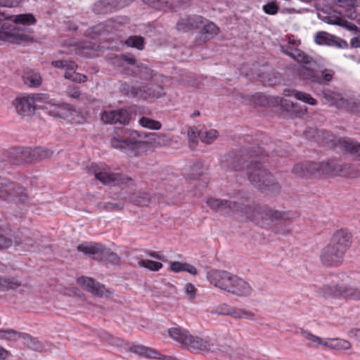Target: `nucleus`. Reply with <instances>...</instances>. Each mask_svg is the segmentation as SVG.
Segmentation results:
<instances>
[{
    "label": "nucleus",
    "instance_id": "nucleus-1",
    "mask_svg": "<svg viewBox=\"0 0 360 360\" xmlns=\"http://www.w3.org/2000/svg\"><path fill=\"white\" fill-rule=\"evenodd\" d=\"M206 203L212 210L221 212L224 214H236L245 217L248 219L255 224L264 226L269 224V221L274 219L289 220L292 216L289 213L266 209L259 206H250L245 203V200L239 202L225 200L214 198H209Z\"/></svg>",
    "mask_w": 360,
    "mask_h": 360
},
{
    "label": "nucleus",
    "instance_id": "nucleus-2",
    "mask_svg": "<svg viewBox=\"0 0 360 360\" xmlns=\"http://www.w3.org/2000/svg\"><path fill=\"white\" fill-rule=\"evenodd\" d=\"M114 136L111 140L113 148L120 149L129 156H136L153 150L158 146H170L178 148V143L181 141V136Z\"/></svg>",
    "mask_w": 360,
    "mask_h": 360
},
{
    "label": "nucleus",
    "instance_id": "nucleus-3",
    "mask_svg": "<svg viewBox=\"0 0 360 360\" xmlns=\"http://www.w3.org/2000/svg\"><path fill=\"white\" fill-rule=\"evenodd\" d=\"M207 279L214 287L238 296H248L252 292V288L246 281L225 270H210Z\"/></svg>",
    "mask_w": 360,
    "mask_h": 360
},
{
    "label": "nucleus",
    "instance_id": "nucleus-4",
    "mask_svg": "<svg viewBox=\"0 0 360 360\" xmlns=\"http://www.w3.org/2000/svg\"><path fill=\"white\" fill-rule=\"evenodd\" d=\"M287 54L302 65L300 75L307 82L326 84L332 79L333 71H319L316 63L301 50L294 49L291 52H287Z\"/></svg>",
    "mask_w": 360,
    "mask_h": 360
},
{
    "label": "nucleus",
    "instance_id": "nucleus-5",
    "mask_svg": "<svg viewBox=\"0 0 360 360\" xmlns=\"http://www.w3.org/2000/svg\"><path fill=\"white\" fill-rule=\"evenodd\" d=\"M247 174L250 182L257 189L275 194L280 191L279 184L261 164L252 162L247 167Z\"/></svg>",
    "mask_w": 360,
    "mask_h": 360
},
{
    "label": "nucleus",
    "instance_id": "nucleus-6",
    "mask_svg": "<svg viewBox=\"0 0 360 360\" xmlns=\"http://www.w3.org/2000/svg\"><path fill=\"white\" fill-rule=\"evenodd\" d=\"M52 154L53 151L45 147L16 148L11 161L15 165L32 163L35 160L49 158Z\"/></svg>",
    "mask_w": 360,
    "mask_h": 360
},
{
    "label": "nucleus",
    "instance_id": "nucleus-7",
    "mask_svg": "<svg viewBox=\"0 0 360 360\" xmlns=\"http://www.w3.org/2000/svg\"><path fill=\"white\" fill-rule=\"evenodd\" d=\"M34 108H41L47 110L51 116L58 118H65L67 116L68 109L64 105L56 104L46 94H30Z\"/></svg>",
    "mask_w": 360,
    "mask_h": 360
},
{
    "label": "nucleus",
    "instance_id": "nucleus-8",
    "mask_svg": "<svg viewBox=\"0 0 360 360\" xmlns=\"http://www.w3.org/2000/svg\"><path fill=\"white\" fill-rule=\"evenodd\" d=\"M326 146L334 150L347 153L360 161V143L343 136H322Z\"/></svg>",
    "mask_w": 360,
    "mask_h": 360
},
{
    "label": "nucleus",
    "instance_id": "nucleus-9",
    "mask_svg": "<svg viewBox=\"0 0 360 360\" xmlns=\"http://www.w3.org/2000/svg\"><path fill=\"white\" fill-rule=\"evenodd\" d=\"M186 347L192 352H221L225 354H230L231 351L230 347L219 346L213 339L201 338L192 335H191Z\"/></svg>",
    "mask_w": 360,
    "mask_h": 360
},
{
    "label": "nucleus",
    "instance_id": "nucleus-10",
    "mask_svg": "<svg viewBox=\"0 0 360 360\" xmlns=\"http://www.w3.org/2000/svg\"><path fill=\"white\" fill-rule=\"evenodd\" d=\"M328 168V162H300L295 164L292 169V174L298 178L311 176H326Z\"/></svg>",
    "mask_w": 360,
    "mask_h": 360
},
{
    "label": "nucleus",
    "instance_id": "nucleus-11",
    "mask_svg": "<svg viewBox=\"0 0 360 360\" xmlns=\"http://www.w3.org/2000/svg\"><path fill=\"white\" fill-rule=\"evenodd\" d=\"M87 169L89 174H94L95 179L103 184L124 183V179L121 174L110 172V167L104 164L92 163Z\"/></svg>",
    "mask_w": 360,
    "mask_h": 360
},
{
    "label": "nucleus",
    "instance_id": "nucleus-12",
    "mask_svg": "<svg viewBox=\"0 0 360 360\" xmlns=\"http://www.w3.org/2000/svg\"><path fill=\"white\" fill-rule=\"evenodd\" d=\"M15 198L18 201L24 202L27 199V194L22 188L17 187L6 178L0 176V198L14 200Z\"/></svg>",
    "mask_w": 360,
    "mask_h": 360
},
{
    "label": "nucleus",
    "instance_id": "nucleus-13",
    "mask_svg": "<svg viewBox=\"0 0 360 360\" xmlns=\"http://www.w3.org/2000/svg\"><path fill=\"white\" fill-rule=\"evenodd\" d=\"M327 162L328 168L326 171V176L341 175L345 177L354 179L360 175V172L352 165L335 162Z\"/></svg>",
    "mask_w": 360,
    "mask_h": 360
},
{
    "label": "nucleus",
    "instance_id": "nucleus-14",
    "mask_svg": "<svg viewBox=\"0 0 360 360\" xmlns=\"http://www.w3.org/2000/svg\"><path fill=\"white\" fill-rule=\"evenodd\" d=\"M52 65L64 70V77L67 79L77 83L85 82L87 79L86 75L76 72L77 65L73 61L55 60L52 62Z\"/></svg>",
    "mask_w": 360,
    "mask_h": 360
},
{
    "label": "nucleus",
    "instance_id": "nucleus-15",
    "mask_svg": "<svg viewBox=\"0 0 360 360\" xmlns=\"http://www.w3.org/2000/svg\"><path fill=\"white\" fill-rule=\"evenodd\" d=\"M101 119L105 124L127 125L130 122L131 115L126 110L121 108L103 112Z\"/></svg>",
    "mask_w": 360,
    "mask_h": 360
},
{
    "label": "nucleus",
    "instance_id": "nucleus-16",
    "mask_svg": "<svg viewBox=\"0 0 360 360\" xmlns=\"http://www.w3.org/2000/svg\"><path fill=\"white\" fill-rule=\"evenodd\" d=\"M344 255V253L329 243L322 250L321 260L326 266H337L342 263Z\"/></svg>",
    "mask_w": 360,
    "mask_h": 360
},
{
    "label": "nucleus",
    "instance_id": "nucleus-17",
    "mask_svg": "<svg viewBox=\"0 0 360 360\" xmlns=\"http://www.w3.org/2000/svg\"><path fill=\"white\" fill-rule=\"evenodd\" d=\"M276 103L283 111L287 112L291 117H302L307 113V108L302 107L298 103L286 98L277 97L276 98Z\"/></svg>",
    "mask_w": 360,
    "mask_h": 360
},
{
    "label": "nucleus",
    "instance_id": "nucleus-18",
    "mask_svg": "<svg viewBox=\"0 0 360 360\" xmlns=\"http://www.w3.org/2000/svg\"><path fill=\"white\" fill-rule=\"evenodd\" d=\"M244 162L245 160L241 155L235 154H227L220 159L221 167L229 171L238 172L241 170Z\"/></svg>",
    "mask_w": 360,
    "mask_h": 360
},
{
    "label": "nucleus",
    "instance_id": "nucleus-19",
    "mask_svg": "<svg viewBox=\"0 0 360 360\" xmlns=\"http://www.w3.org/2000/svg\"><path fill=\"white\" fill-rule=\"evenodd\" d=\"M351 243V234L345 230H339L333 236L330 244L345 254Z\"/></svg>",
    "mask_w": 360,
    "mask_h": 360
},
{
    "label": "nucleus",
    "instance_id": "nucleus-20",
    "mask_svg": "<svg viewBox=\"0 0 360 360\" xmlns=\"http://www.w3.org/2000/svg\"><path fill=\"white\" fill-rule=\"evenodd\" d=\"M30 95L17 98L15 101L16 112L22 116H30L34 114L35 108Z\"/></svg>",
    "mask_w": 360,
    "mask_h": 360
},
{
    "label": "nucleus",
    "instance_id": "nucleus-21",
    "mask_svg": "<svg viewBox=\"0 0 360 360\" xmlns=\"http://www.w3.org/2000/svg\"><path fill=\"white\" fill-rule=\"evenodd\" d=\"M203 23V18L199 15H189L182 18L176 23V29L179 31L186 32L198 28Z\"/></svg>",
    "mask_w": 360,
    "mask_h": 360
},
{
    "label": "nucleus",
    "instance_id": "nucleus-22",
    "mask_svg": "<svg viewBox=\"0 0 360 360\" xmlns=\"http://www.w3.org/2000/svg\"><path fill=\"white\" fill-rule=\"evenodd\" d=\"M143 1L155 9L165 8L172 9L184 6L189 0H143Z\"/></svg>",
    "mask_w": 360,
    "mask_h": 360
},
{
    "label": "nucleus",
    "instance_id": "nucleus-23",
    "mask_svg": "<svg viewBox=\"0 0 360 360\" xmlns=\"http://www.w3.org/2000/svg\"><path fill=\"white\" fill-rule=\"evenodd\" d=\"M78 283L88 291L98 296H102L107 292L103 284L96 283L89 277L83 276L78 278Z\"/></svg>",
    "mask_w": 360,
    "mask_h": 360
},
{
    "label": "nucleus",
    "instance_id": "nucleus-24",
    "mask_svg": "<svg viewBox=\"0 0 360 360\" xmlns=\"http://www.w3.org/2000/svg\"><path fill=\"white\" fill-rule=\"evenodd\" d=\"M169 335L175 341L184 347H186L191 334L189 332L179 326L172 327L168 329Z\"/></svg>",
    "mask_w": 360,
    "mask_h": 360
},
{
    "label": "nucleus",
    "instance_id": "nucleus-25",
    "mask_svg": "<svg viewBox=\"0 0 360 360\" xmlns=\"http://www.w3.org/2000/svg\"><path fill=\"white\" fill-rule=\"evenodd\" d=\"M77 250L98 259L102 251V245L98 243L84 242L77 246Z\"/></svg>",
    "mask_w": 360,
    "mask_h": 360
},
{
    "label": "nucleus",
    "instance_id": "nucleus-26",
    "mask_svg": "<svg viewBox=\"0 0 360 360\" xmlns=\"http://www.w3.org/2000/svg\"><path fill=\"white\" fill-rule=\"evenodd\" d=\"M202 29L200 32V44L213 38L218 33L217 27L213 23L203 19Z\"/></svg>",
    "mask_w": 360,
    "mask_h": 360
},
{
    "label": "nucleus",
    "instance_id": "nucleus-27",
    "mask_svg": "<svg viewBox=\"0 0 360 360\" xmlns=\"http://www.w3.org/2000/svg\"><path fill=\"white\" fill-rule=\"evenodd\" d=\"M22 80L25 85L32 88L39 86L42 82V78L39 73L31 69H26L24 71L22 75Z\"/></svg>",
    "mask_w": 360,
    "mask_h": 360
},
{
    "label": "nucleus",
    "instance_id": "nucleus-28",
    "mask_svg": "<svg viewBox=\"0 0 360 360\" xmlns=\"http://www.w3.org/2000/svg\"><path fill=\"white\" fill-rule=\"evenodd\" d=\"M34 240L27 236H18L15 238V248L20 252L30 251L32 250L42 251L40 248H34Z\"/></svg>",
    "mask_w": 360,
    "mask_h": 360
},
{
    "label": "nucleus",
    "instance_id": "nucleus-29",
    "mask_svg": "<svg viewBox=\"0 0 360 360\" xmlns=\"http://www.w3.org/2000/svg\"><path fill=\"white\" fill-rule=\"evenodd\" d=\"M358 284L360 285V275L356 278ZM340 293L345 297H349L356 300H360V286L345 285L338 288Z\"/></svg>",
    "mask_w": 360,
    "mask_h": 360
},
{
    "label": "nucleus",
    "instance_id": "nucleus-30",
    "mask_svg": "<svg viewBox=\"0 0 360 360\" xmlns=\"http://www.w3.org/2000/svg\"><path fill=\"white\" fill-rule=\"evenodd\" d=\"M324 347L331 349L347 350L351 347V344L349 341L343 339L328 338L326 339Z\"/></svg>",
    "mask_w": 360,
    "mask_h": 360
},
{
    "label": "nucleus",
    "instance_id": "nucleus-31",
    "mask_svg": "<svg viewBox=\"0 0 360 360\" xmlns=\"http://www.w3.org/2000/svg\"><path fill=\"white\" fill-rule=\"evenodd\" d=\"M9 17H5L0 13V39L3 40H9V38L13 34L12 30L9 29Z\"/></svg>",
    "mask_w": 360,
    "mask_h": 360
},
{
    "label": "nucleus",
    "instance_id": "nucleus-32",
    "mask_svg": "<svg viewBox=\"0 0 360 360\" xmlns=\"http://www.w3.org/2000/svg\"><path fill=\"white\" fill-rule=\"evenodd\" d=\"M170 268L175 273L186 271L193 276L197 274V270L195 267L188 263L174 262L171 263Z\"/></svg>",
    "mask_w": 360,
    "mask_h": 360
},
{
    "label": "nucleus",
    "instance_id": "nucleus-33",
    "mask_svg": "<svg viewBox=\"0 0 360 360\" xmlns=\"http://www.w3.org/2000/svg\"><path fill=\"white\" fill-rule=\"evenodd\" d=\"M342 287H345L344 285H340L339 284H331V285H324L321 289L319 290V293L326 297H330L336 295H342L338 288H341Z\"/></svg>",
    "mask_w": 360,
    "mask_h": 360
},
{
    "label": "nucleus",
    "instance_id": "nucleus-34",
    "mask_svg": "<svg viewBox=\"0 0 360 360\" xmlns=\"http://www.w3.org/2000/svg\"><path fill=\"white\" fill-rule=\"evenodd\" d=\"M9 20H12L15 23L24 25H33L36 22L34 17L30 13L11 15L9 16Z\"/></svg>",
    "mask_w": 360,
    "mask_h": 360
},
{
    "label": "nucleus",
    "instance_id": "nucleus-35",
    "mask_svg": "<svg viewBox=\"0 0 360 360\" xmlns=\"http://www.w3.org/2000/svg\"><path fill=\"white\" fill-rule=\"evenodd\" d=\"M23 342L30 349L35 351H41L44 348L43 344L37 338L31 337L27 333L22 335Z\"/></svg>",
    "mask_w": 360,
    "mask_h": 360
},
{
    "label": "nucleus",
    "instance_id": "nucleus-36",
    "mask_svg": "<svg viewBox=\"0 0 360 360\" xmlns=\"http://www.w3.org/2000/svg\"><path fill=\"white\" fill-rule=\"evenodd\" d=\"M230 316L237 319H245L249 320H256L257 317L255 314L245 309L234 308L231 312H229Z\"/></svg>",
    "mask_w": 360,
    "mask_h": 360
},
{
    "label": "nucleus",
    "instance_id": "nucleus-37",
    "mask_svg": "<svg viewBox=\"0 0 360 360\" xmlns=\"http://www.w3.org/2000/svg\"><path fill=\"white\" fill-rule=\"evenodd\" d=\"M20 283L15 278L0 277V290L16 289Z\"/></svg>",
    "mask_w": 360,
    "mask_h": 360
},
{
    "label": "nucleus",
    "instance_id": "nucleus-38",
    "mask_svg": "<svg viewBox=\"0 0 360 360\" xmlns=\"http://www.w3.org/2000/svg\"><path fill=\"white\" fill-rule=\"evenodd\" d=\"M98 259H104L112 264H118L120 261L119 256L116 253L110 251L109 249L104 248L103 246Z\"/></svg>",
    "mask_w": 360,
    "mask_h": 360
},
{
    "label": "nucleus",
    "instance_id": "nucleus-39",
    "mask_svg": "<svg viewBox=\"0 0 360 360\" xmlns=\"http://www.w3.org/2000/svg\"><path fill=\"white\" fill-rule=\"evenodd\" d=\"M323 20L326 21L328 24L342 25L345 26L348 30H354V31L358 30V27L356 25H355L351 22H344V20L342 19H341L340 18L329 16V17H326L323 19Z\"/></svg>",
    "mask_w": 360,
    "mask_h": 360
},
{
    "label": "nucleus",
    "instance_id": "nucleus-40",
    "mask_svg": "<svg viewBox=\"0 0 360 360\" xmlns=\"http://www.w3.org/2000/svg\"><path fill=\"white\" fill-rule=\"evenodd\" d=\"M202 174V165L200 162H197L189 167L186 176L190 179H197Z\"/></svg>",
    "mask_w": 360,
    "mask_h": 360
},
{
    "label": "nucleus",
    "instance_id": "nucleus-41",
    "mask_svg": "<svg viewBox=\"0 0 360 360\" xmlns=\"http://www.w3.org/2000/svg\"><path fill=\"white\" fill-rule=\"evenodd\" d=\"M301 335L307 340L309 341L310 345L314 344L316 345H322L324 347V344L326 342V339H322L307 330H302Z\"/></svg>",
    "mask_w": 360,
    "mask_h": 360
},
{
    "label": "nucleus",
    "instance_id": "nucleus-42",
    "mask_svg": "<svg viewBox=\"0 0 360 360\" xmlns=\"http://www.w3.org/2000/svg\"><path fill=\"white\" fill-rule=\"evenodd\" d=\"M25 333H20L11 329L0 330V338L7 340H18L22 339Z\"/></svg>",
    "mask_w": 360,
    "mask_h": 360
},
{
    "label": "nucleus",
    "instance_id": "nucleus-43",
    "mask_svg": "<svg viewBox=\"0 0 360 360\" xmlns=\"http://www.w3.org/2000/svg\"><path fill=\"white\" fill-rule=\"evenodd\" d=\"M139 124L143 127L148 128L149 129L158 130L161 128V124L160 122L146 117H143L139 120Z\"/></svg>",
    "mask_w": 360,
    "mask_h": 360
},
{
    "label": "nucleus",
    "instance_id": "nucleus-44",
    "mask_svg": "<svg viewBox=\"0 0 360 360\" xmlns=\"http://www.w3.org/2000/svg\"><path fill=\"white\" fill-rule=\"evenodd\" d=\"M138 264L141 267L154 271H158L162 267V263L149 259H141L138 262Z\"/></svg>",
    "mask_w": 360,
    "mask_h": 360
},
{
    "label": "nucleus",
    "instance_id": "nucleus-45",
    "mask_svg": "<svg viewBox=\"0 0 360 360\" xmlns=\"http://www.w3.org/2000/svg\"><path fill=\"white\" fill-rule=\"evenodd\" d=\"M332 36V34H330L326 32H319L315 35L314 40L315 42L319 45L329 46Z\"/></svg>",
    "mask_w": 360,
    "mask_h": 360
},
{
    "label": "nucleus",
    "instance_id": "nucleus-46",
    "mask_svg": "<svg viewBox=\"0 0 360 360\" xmlns=\"http://www.w3.org/2000/svg\"><path fill=\"white\" fill-rule=\"evenodd\" d=\"M134 72L139 75L141 79H147L153 75V71L145 65H137L135 67Z\"/></svg>",
    "mask_w": 360,
    "mask_h": 360
},
{
    "label": "nucleus",
    "instance_id": "nucleus-47",
    "mask_svg": "<svg viewBox=\"0 0 360 360\" xmlns=\"http://www.w3.org/2000/svg\"><path fill=\"white\" fill-rule=\"evenodd\" d=\"M131 350L139 354H146L147 356L150 358H157L158 352L155 350L148 349L144 346L137 345L131 348Z\"/></svg>",
    "mask_w": 360,
    "mask_h": 360
},
{
    "label": "nucleus",
    "instance_id": "nucleus-48",
    "mask_svg": "<svg viewBox=\"0 0 360 360\" xmlns=\"http://www.w3.org/2000/svg\"><path fill=\"white\" fill-rule=\"evenodd\" d=\"M126 44L131 47L142 49L143 47V39L141 37H131L127 39Z\"/></svg>",
    "mask_w": 360,
    "mask_h": 360
},
{
    "label": "nucleus",
    "instance_id": "nucleus-49",
    "mask_svg": "<svg viewBox=\"0 0 360 360\" xmlns=\"http://www.w3.org/2000/svg\"><path fill=\"white\" fill-rule=\"evenodd\" d=\"M296 96L297 100H300L305 103L309 104L311 105H316L317 104L316 100L307 93L298 91V94H297Z\"/></svg>",
    "mask_w": 360,
    "mask_h": 360
},
{
    "label": "nucleus",
    "instance_id": "nucleus-50",
    "mask_svg": "<svg viewBox=\"0 0 360 360\" xmlns=\"http://www.w3.org/2000/svg\"><path fill=\"white\" fill-rule=\"evenodd\" d=\"M329 46H335L340 49H347L348 47V44L345 40L334 35L332 36Z\"/></svg>",
    "mask_w": 360,
    "mask_h": 360
},
{
    "label": "nucleus",
    "instance_id": "nucleus-51",
    "mask_svg": "<svg viewBox=\"0 0 360 360\" xmlns=\"http://www.w3.org/2000/svg\"><path fill=\"white\" fill-rule=\"evenodd\" d=\"M340 7L351 8L360 4V0H333Z\"/></svg>",
    "mask_w": 360,
    "mask_h": 360
},
{
    "label": "nucleus",
    "instance_id": "nucleus-52",
    "mask_svg": "<svg viewBox=\"0 0 360 360\" xmlns=\"http://www.w3.org/2000/svg\"><path fill=\"white\" fill-rule=\"evenodd\" d=\"M264 11L269 15H274L277 13L278 6L276 4L271 2L263 6Z\"/></svg>",
    "mask_w": 360,
    "mask_h": 360
},
{
    "label": "nucleus",
    "instance_id": "nucleus-53",
    "mask_svg": "<svg viewBox=\"0 0 360 360\" xmlns=\"http://www.w3.org/2000/svg\"><path fill=\"white\" fill-rule=\"evenodd\" d=\"M67 95L70 98L79 99L81 96V91L77 87H70L67 89Z\"/></svg>",
    "mask_w": 360,
    "mask_h": 360
},
{
    "label": "nucleus",
    "instance_id": "nucleus-54",
    "mask_svg": "<svg viewBox=\"0 0 360 360\" xmlns=\"http://www.w3.org/2000/svg\"><path fill=\"white\" fill-rule=\"evenodd\" d=\"M101 338L106 341L110 345H118L120 340L118 339L114 338L111 335L108 334L106 332H103L101 336Z\"/></svg>",
    "mask_w": 360,
    "mask_h": 360
},
{
    "label": "nucleus",
    "instance_id": "nucleus-55",
    "mask_svg": "<svg viewBox=\"0 0 360 360\" xmlns=\"http://www.w3.org/2000/svg\"><path fill=\"white\" fill-rule=\"evenodd\" d=\"M184 289L186 295L188 296L189 298L193 299L195 297L196 289L193 284L187 283L185 285Z\"/></svg>",
    "mask_w": 360,
    "mask_h": 360
},
{
    "label": "nucleus",
    "instance_id": "nucleus-56",
    "mask_svg": "<svg viewBox=\"0 0 360 360\" xmlns=\"http://www.w3.org/2000/svg\"><path fill=\"white\" fill-rule=\"evenodd\" d=\"M199 137L200 136H186L188 146L191 150H194L198 147L199 143Z\"/></svg>",
    "mask_w": 360,
    "mask_h": 360
},
{
    "label": "nucleus",
    "instance_id": "nucleus-57",
    "mask_svg": "<svg viewBox=\"0 0 360 360\" xmlns=\"http://www.w3.org/2000/svg\"><path fill=\"white\" fill-rule=\"evenodd\" d=\"M198 135H216L218 132L214 129H207L204 126L198 125Z\"/></svg>",
    "mask_w": 360,
    "mask_h": 360
},
{
    "label": "nucleus",
    "instance_id": "nucleus-58",
    "mask_svg": "<svg viewBox=\"0 0 360 360\" xmlns=\"http://www.w3.org/2000/svg\"><path fill=\"white\" fill-rule=\"evenodd\" d=\"M11 240L0 233V249L8 248L11 245Z\"/></svg>",
    "mask_w": 360,
    "mask_h": 360
},
{
    "label": "nucleus",
    "instance_id": "nucleus-59",
    "mask_svg": "<svg viewBox=\"0 0 360 360\" xmlns=\"http://www.w3.org/2000/svg\"><path fill=\"white\" fill-rule=\"evenodd\" d=\"M104 207L107 210H114L122 209L123 205L117 203L106 202L104 204Z\"/></svg>",
    "mask_w": 360,
    "mask_h": 360
},
{
    "label": "nucleus",
    "instance_id": "nucleus-60",
    "mask_svg": "<svg viewBox=\"0 0 360 360\" xmlns=\"http://www.w3.org/2000/svg\"><path fill=\"white\" fill-rule=\"evenodd\" d=\"M298 91H299L293 89H285L283 94L285 96H292L297 98L296 94H298Z\"/></svg>",
    "mask_w": 360,
    "mask_h": 360
},
{
    "label": "nucleus",
    "instance_id": "nucleus-61",
    "mask_svg": "<svg viewBox=\"0 0 360 360\" xmlns=\"http://www.w3.org/2000/svg\"><path fill=\"white\" fill-rule=\"evenodd\" d=\"M216 137L217 136H200V141L204 144H212L214 141Z\"/></svg>",
    "mask_w": 360,
    "mask_h": 360
},
{
    "label": "nucleus",
    "instance_id": "nucleus-62",
    "mask_svg": "<svg viewBox=\"0 0 360 360\" xmlns=\"http://www.w3.org/2000/svg\"><path fill=\"white\" fill-rule=\"evenodd\" d=\"M350 44L354 48H360V35L353 37L350 41Z\"/></svg>",
    "mask_w": 360,
    "mask_h": 360
},
{
    "label": "nucleus",
    "instance_id": "nucleus-63",
    "mask_svg": "<svg viewBox=\"0 0 360 360\" xmlns=\"http://www.w3.org/2000/svg\"><path fill=\"white\" fill-rule=\"evenodd\" d=\"M134 202L141 205V206H145L148 204V200L147 198H137V199H136L134 200Z\"/></svg>",
    "mask_w": 360,
    "mask_h": 360
},
{
    "label": "nucleus",
    "instance_id": "nucleus-64",
    "mask_svg": "<svg viewBox=\"0 0 360 360\" xmlns=\"http://www.w3.org/2000/svg\"><path fill=\"white\" fill-rule=\"evenodd\" d=\"M198 125L191 127L188 131V135H198Z\"/></svg>",
    "mask_w": 360,
    "mask_h": 360
}]
</instances>
